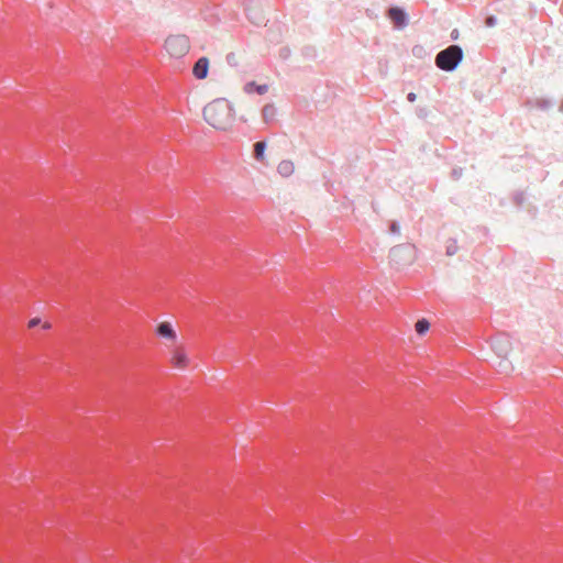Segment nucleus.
<instances>
[{
	"label": "nucleus",
	"mask_w": 563,
	"mask_h": 563,
	"mask_svg": "<svg viewBox=\"0 0 563 563\" xmlns=\"http://www.w3.org/2000/svg\"><path fill=\"white\" fill-rule=\"evenodd\" d=\"M205 120L214 129L227 130L233 122V109L224 99H217L203 109Z\"/></svg>",
	"instance_id": "obj_1"
},
{
	"label": "nucleus",
	"mask_w": 563,
	"mask_h": 563,
	"mask_svg": "<svg viewBox=\"0 0 563 563\" xmlns=\"http://www.w3.org/2000/svg\"><path fill=\"white\" fill-rule=\"evenodd\" d=\"M463 59V51L459 45H450L435 56V66L444 71H453Z\"/></svg>",
	"instance_id": "obj_2"
},
{
	"label": "nucleus",
	"mask_w": 563,
	"mask_h": 563,
	"mask_svg": "<svg viewBox=\"0 0 563 563\" xmlns=\"http://www.w3.org/2000/svg\"><path fill=\"white\" fill-rule=\"evenodd\" d=\"M190 49V41L186 35H169L164 43V52L173 59H181Z\"/></svg>",
	"instance_id": "obj_3"
},
{
	"label": "nucleus",
	"mask_w": 563,
	"mask_h": 563,
	"mask_svg": "<svg viewBox=\"0 0 563 563\" xmlns=\"http://www.w3.org/2000/svg\"><path fill=\"white\" fill-rule=\"evenodd\" d=\"M168 363L177 369H185L190 364L188 352L184 344L177 343L168 346Z\"/></svg>",
	"instance_id": "obj_4"
},
{
	"label": "nucleus",
	"mask_w": 563,
	"mask_h": 563,
	"mask_svg": "<svg viewBox=\"0 0 563 563\" xmlns=\"http://www.w3.org/2000/svg\"><path fill=\"white\" fill-rule=\"evenodd\" d=\"M492 347L500 357H506L511 350V341L505 334H498L492 340Z\"/></svg>",
	"instance_id": "obj_5"
},
{
	"label": "nucleus",
	"mask_w": 563,
	"mask_h": 563,
	"mask_svg": "<svg viewBox=\"0 0 563 563\" xmlns=\"http://www.w3.org/2000/svg\"><path fill=\"white\" fill-rule=\"evenodd\" d=\"M156 334L161 339L166 340L172 345L177 344V333L172 323L164 321L161 322L156 328Z\"/></svg>",
	"instance_id": "obj_6"
},
{
	"label": "nucleus",
	"mask_w": 563,
	"mask_h": 563,
	"mask_svg": "<svg viewBox=\"0 0 563 563\" xmlns=\"http://www.w3.org/2000/svg\"><path fill=\"white\" fill-rule=\"evenodd\" d=\"M388 18L394 23L395 27L402 29L407 25V14L400 8L393 7L387 12Z\"/></svg>",
	"instance_id": "obj_7"
},
{
	"label": "nucleus",
	"mask_w": 563,
	"mask_h": 563,
	"mask_svg": "<svg viewBox=\"0 0 563 563\" xmlns=\"http://www.w3.org/2000/svg\"><path fill=\"white\" fill-rule=\"evenodd\" d=\"M209 60L207 57H200L194 65L192 75L197 79H205L208 75Z\"/></svg>",
	"instance_id": "obj_8"
},
{
	"label": "nucleus",
	"mask_w": 563,
	"mask_h": 563,
	"mask_svg": "<svg viewBox=\"0 0 563 563\" xmlns=\"http://www.w3.org/2000/svg\"><path fill=\"white\" fill-rule=\"evenodd\" d=\"M294 169V164L290 161H282L277 166V172L284 177L290 176Z\"/></svg>",
	"instance_id": "obj_9"
},
{
	"label": "nucleus",
	"mask_w": 563,
	"mask_h": 563,
	"mask_svg": "<svg viewBox=\"0 0 563 563\" xmlns=\"http://www.w3.org/2000/svg\"><path fill=\"white\" fill-rule=\"evenodd\" d=\"M262 114L265 122H272L276 115V109L273 104H266L262 110Z\"/></svg>",
	"instance_id": "obj_10"
},
{
	"label": "nucleus",
	"mask_w": 563,
	"mask_h": 563,
	"mask_svg": "<svg viewBox=\"0 0 563 563\" xmlns=\"http://www.w3.org/2000/svg\"><path fill=\"white\" fill-rule=\"evenodd\" d=\"M253 90L256 91L258 95H264L267 92L268 87L267 85H256L255 82L246 84L245 91L252 92Z\"/></svg>",
	"instance_id": "obj_11"
},
{
	"label": "nucleus",
	"mask_w": 563,
	"mask_h": 563,
	"mask_svg": "<svg viewBox=\"0 0 563 563\" xmlns=\"http://www.w3.org/2000/svg\"><path fill=\"white\" fill-rule=\"evenodd\" d=\"M430 328V323L426 319L418 320L415 329L418 334H424Z\"/></svg>",
	"instance_id": "obj_12"
},
{
	"label": "nucleus",
	"mask_w": 563,
	"mask_h": 563,
	"mask_svg": "<svg viewBox=\"0 0 563 563\" xmlns=\"http://www.w3.org/2000/svg\"><path fill=\"white\" fill-rule=\"evenodd\" d=\"M265 147H266L265 142H257V143H255V145H254V156H255L256 159L260 161V159L263 158Z\"/></svg>",
	"instance_id": "obj_13"
},
{
	"label": "nucleus",
	"mask_w": 563,
	"mask_h": 563,
	"mask_svg": "<svg viewBox=\"0 0 563 563\" xmlns=\"http://www.w3.org/2000/svg\"><path fill=\"white\" fill-rule=\"evenodd\" d=\"M496 23H497V20H496V18H495V16H493V15H490V16L486 18V20H485V24H486V26H488V27H493V26H495V25H496Z\"/></svg>",
	"instance_id": "obj_14"
},
{
	"label": "nucleus",
	"mask_w": 563,
	"mask_h": 563,
	"mask_svg": "<svg viewBox=\"0 0 563 563\" xmlns=\"http://www.w3.org/2000/svg\"><path fill=\"white\" fill-rule=\"evenodd\" d=\"M41 323V319L40 318H32L29 323H27V327L30 329H33L35 327H37L38 324Z\"/></svg>",
	"instance_id": "obj_15"
},
{
	"label": "nucleus",
	"mask_w": 563,
	"mask_h": 563,
	"mask_svg": "<svg viewBox=\"0 0 563 563\" xmlns=\"http://www.w3.org/2000/svg\"><path fill=\"white\" fill-rule=\"evenodd\" d=\"M390 231L393 233H398L399 232V228H398L397 223H391Z\"/></svg>",
	"instance_id": "obj_16"
},
{
	"label": "nucleus",
	"mask_w": 563,
	"mask_h": 563,
	"mask_svg": "<svg viewBox=\"0 0 563 563\" xmlns=\"http://www.w3.org/2000/svg\"><path fill=\"white\" fill-rule=\"evenodd\" d=\"M408 101L413 102L416 100V93L409 92L407 96Z\"/></svg>",
	"instance_id": "obj_17"
},
{
	"label": "nucleus",
	"mask_w": 563,
	"mask_h": 563,
	"mask_svg": "<svg viewBox=\"0 0 563 563\" xmlns=\"http://www.w3.org/2000/svg\"><path fill=\"white\" fill-rule=\"evenodd\" d=\"M457 37H459V31H457V30H453V31L451 32V38H452V40H456Z\"/></svg>",
	"instance_id": "obj_18"
},
{
	"label": "nucleus",
	"mask_w": 563,
	"mask_h": 563,
	"mask_svg": "<svg viewBox=\"0 0 563 563\" xmlns=\"http://www.w3.org/2000/svg\"><path fill=\"white\" fill-rule=\"evenodd\" d=\"M446 253H448L449 255H452V254H454V253H455V250H453V247H448Z\"/></svg>",
	"instance_id": "obj_19"
},
{
	"label": "nucleus",
	"mask_w": 563,
	"mask_h": 563,
	"mask_svg": "<svg viewBox=\"0 0 563 563\" xmlns=\"http://www.w3.org/2000/svg\"><path fill=\"white\" fill-rule=\"evenodd\" d=\"M49 328H51V324H49L48 322H45V323L43 324V329H49Z\"/></svg>",
	"instance_id": "obj_20"
},
{
	"label": "nucleus",
	"mask_w": 563,
	"mask_h": 563,
	"mask_svg": "<svg viewBox=\"0 0 563 563\" xmlns=\"http://www.w3.org/2000/svg\"><path fill=\"white\" fill-rule=\"evenodd\" d=\"M560 110L563 112V99H562V102H561V106H560Z\"/></svg>",
	"instance_id": "obj_21"
}]
</instances>
